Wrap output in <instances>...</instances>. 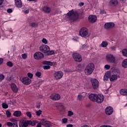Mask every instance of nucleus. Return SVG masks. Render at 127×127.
Returning <instances> with one entry per match:
<instances>
[{"label":"nucleus","instance_id":"nucleus-1","mask_svg":"<svg viewBox=\"0 0 127 127\" xmlns=\"http://www.w3.org/2000/svg\"><path fill=\"white\" fill-rule=\"evenodd\" d=\"M95 69V64L93 63L89 64L84 69L85 75H91Z\"/></svg>","mask_w":127,"mask_h":127},{"label":"nucleus","instance_id":"nucleus-2","mask_svg":"<svg viewBox=\"0 0 127 127\" xmlns=\"http://www.w3.org/2000/svg\"><path fill=\"white\" fill-rule=\"evenodd\" d=\"M41 125L46 127H51V123H50V122L48 121L47 120L45 119L41 120L40 122L38 123L36 127H41Z\"/></svg>","mask_w":127,"mask_h":127},{"label":"nucleus","instance_id":"nucleus-3","mask_svg":"<svg viewBox=\"0 0 127 127\" xmlns=\"http://www.w3.org/2000/svg\"><path fill=\"white\" fill-rule=\"evenodd\" d=\"M67 18H68L70 21H75L76 18H75V15H76V12H74V10H71L67 12Z\"/></svg>","mask_w":127,"mask_h":127},{"label":"nucleus","instance_id":"nucleus-4","mask_svg":"<svg viewBox=\"0 0 127 127\" xmlns=\"http://www.w3.org/2000/svg\"><path fill=\"white\" fill-rule=\"evenodd\" d=\"M89 33V30L86 27H82L79 30V35L81 37H86Z\"/></svg>","mask_w":127,"mask_h":127},{"label":"nucleus","instance_id":"nucleus-5","mask_svg":"<svg viewBox=\"0 0 127 127\" xmlns=\"http://www.w3.org/2000/svg\"><path fill=\"white\" fill-rule=\"evenodd\" d=\"M91 86L94 90H97L99 88V80L96 78H91L90 79Z\"/></svg>","mask_w":127,"mask_h":127},{"label":"nucleus","instance_id":"nucleus-6","mask_svg":"<svg viewBox=\"0 0 127 127\" xmlns=\"http://www.w3.org/2000/svg\"><path fill=\"white\" fill-rule=\"evenodd\" d=\"M40 51L43 53H48L50 51V47L46 45H42L40 48Z\"/></svg>","mask_w":127,"mask_h":127},{"label":"nucleus","instance_id":"nucleus-7","mask_svg":"<svg viewBox=\"0 0 127 127\" xmlns=\"http://www.w3.org/2000/svg\"><path fill=\"white\" fill-rule=\"evenodd\" d=\"M106 60L109 63H113V64H115L116 63V59L114 55L112 54L107 55L106 56Z\"/></svg>","mask_w":127,"mask_h":127},{"label":"nucleus","instance_id":"nucleus-8","mask_svg":"<svg viewBox=\"0 0 127 127\" xmlns=\"http://www.w3.org/2000/svg\"><path fill=\"white\" fill-rule=\"evenodd\" d=\"M72 58L76 62H81L82 61V57L77 53H73L72 54Z\"/></svg>","mask_w":127,"mask_h":127},{"label":"nucleus","instance_id":"nucleus-9","mask_svg":"<svg viewBox=\"0 0 127 127\" xmlns=\"http://www.w3.org/2000/svg\"><path fill=\"white\" fill-rule=\"evenodd\" d=\"M63 75H64L63 72L61 71H58L55 72L54 76L56 80H60V79L63 78Z\"/></svg>","mask_w":127,"mask_h":127},{"label":"nucleus","instance_id":"nucleus-10","mask_svg":"<svg viewBox=\"0 0 127 127\" xmlns=\"http://www.w3.org/2000/svg\"><path fill=\"white\" fill-rule=\"evenodd\" d=\"M50 98L53 101H59L61 99V96L58 93H54L50 95Z\"/></svg>","mask_w":127,"mask_h":127},{"label":"nucleus","instance_id":"nucleus-11","mask_svg":"<svg viewBox=\"0 0 127 127\" xmlns=\"http://www.w3.org/2000/svg\"><path fill=\"white\" fill-rule=\"evenodd\" d=\"M44 57V55L40 52H36L34 54V58L36 60H39L42 59Z\"/></svg>","mask_w":127,"mask_h":127},{"label":"nucleus","instance_id":"nucleus-12","mask_svg":"<svg viewBox=\"0 0 127 127\" xmlns=\"http://www.w3.org/2000/svg\"><path fill=\"white\" fill-rule=\"evenodd\" d=\"M21 81L24 85H30L31 83V79L28 77H23Z\"/></svg>","mask_w":127,"mask_h":127},{"label":"nucleus","instance_id":"nucleus-13","mask_svg":"<svg viewBox=\"0 0 127 127\" xmlns=\"http://www.w3.org/2000/svg\"><path fill=\"white\" fill-rule=\"evenodd\" d=\"M113 113H114V109H113V107L109 106L105 109V113L106 115H108V116L113 115Z\"/></svg>","mask_w":127,"mask_h":127},{"label":"nucleus","instance_id":"nucleus-14","mask_svg":"<svg viewBox=\"0 0 127 127\" xmlns=\"http://www.w3.org/2000/svg\"><path fill=\"white\" fill-rule=\"evenodd\" d=\"M97 104H101L104 102V95L102 94H97V97L95 101Z\"/></svg>","mask_w":127,"mask_h":127},{"label":"nucleus","instance_id":"nucleus-15","mask_svg":"<svg viewBox=\"0 0 127 127\" xmlns=\"http://www.w3.org/2000/svg\"><path fill=\"white\" fill-rule=\"evenodd\" d=\"M115 27V23L113 22H107L104 24V28L105 29H110V28H113Z\"/></svg>","mask_w":127,"mask_h":127},{"label":"nucleus","instance_id":"nucleus-16","mask_svg":"<svg viewBox=\"0 0 127 127\" xmlns=\"http://www.w3.org/2000/svg\"><path fill=\"white\" fill-rule=\"evenodd\" d=\"M97 16L95 15H90L88 17V20L90 22H92V23H94V22H96L97 21Z\"/></svg>","mask_w":127,"mask_h":127},{"label":"nucleus","instance_id":"nucleus-17","mask_svg":"<svg viewBox=\"0 0 127 127\" xmlns=\"http://www.w3.org/2000/svg\"><path fill=\"white\" fill-rule=\"evenodd\" d=\"M98 94H91L89 95L88 98L90 101H92V102H96L97 100Z\"/></svg>","mask_w":127,"mask_h":127},{"label":"nucleus","instance_id":"nucleus-18","mask_svg":"<svg viewBox=\"0 0 127 127\" xmlns=\"http://www.w3.org/2000/svg\"><path fill=\"white\" fill-rule=\"evenodd\" d=\"M11 90L12 92L14 93H17L18 92V88H17V86H16V85L14 84V83H11L10 85Z\"/></svg>","mask_w":127,"mask_h":127},{"label":"nucleus","instance_id":"nucleus-19","mask_svg":"<svg viewBox=\"0 0 127 127\" xmlns=\"http://www.w3.org/2000/svg\"><path fill=\"white\" fill-rule=\"evenodd\" d=\"M42 9L45 13H50L51 12V7L48 6H44Z\"/></svg>","mask_w":127,"mask_h":127},{"label":"nucleus","instance_id":"nucleus-20","mask_svg":"<svg viewBox=\"0 0 127 127\" xmlns=\"http://www.w3.org/2000/svg\"><path fill=\"white\" fill-rule=\"evenodd\" d=\"M19 126L20 127H28V126H29L28 121H23L22 122H20Z\"/></svg>","mask_w":127,"mask_h":127},{"label":"nucleus","instance_id":"nucleus-21","mask_svg":"<svg viewBox=\"0 0 127 127\" xmlns=\"http://www.w3.org/2000/svg\"><path fill=\"white\" fill-rule=\"evenodd\" d=\"M15 0V4L16 7L20 8L22 6V2L21 0Z\"/></svg>","mask_w":127,"mask_h":127},{"label":"nucleus","instance_id":"nucleus-22","mask_svg":"<svg viewBox=\"0 0 127 127\" xmlns=\"http://www.w3.org/2000/svg\"><path fill=\"white\" fill-rule=\"evenodd\" d=\"M119 77V75L117 74H113L112 75L110 76V80L111 82H114L115 80H118V77Z\"/></svg>","mask_w":127,"mask_h":127},{"label":"nucleus","instance_id":"nucleus-23","mask_svg":"<svg viewBox=\"0 0 127 127\" xmlns=\"http://www.w3.org/2000/svg\"><path fill=\"white\" fill-rule=\"evenodd\" d=\"M29 25L31 27H37V26H38V23L34 22L29 21Z\"/></svg>","mask_w":127,"mask_h":127},{"label":"nucleus","instance_id":"nucleus-24","mask_svg":"<svg viewBox=\"0 0 127 127\" xmlns=\"http://www.w3.org/2000/svg\"><path fill=\"white\" fill-rule=\"evenodd\" d=\"M120 94L123 96H127V89H122L120 90Z\"/></svg>","mask_w":127,"mask_h":127},{"label":"nucleus","instance_id":"nucleus-25","mask_svg":"<svg viewBox=\"0 0 127 127\" xmlns=\"http://www.w3.org/2000/svg\"><path fill=\"white\" fill-rule=\"evenodd\" d=\"M13 116H14V117H16L17 118H18L20 117V116H21V112L19 111H16L13 113Z\"/></svg>","mask_w":127,"mask_h":127},{"label":"nucleus","instance_id":"nucleus-26","mask_svg":"<svg viewBox=\"0 0 127 127\" xmlns=\"http://www.w3.org/2000/svg\"><path fill=\"white\" fill-rule=\"evenodd\" d=\"M122 66L123 68H127V59H124L122 63Z\"/></svg>","mask_w":127,"mask_h":127},{"label":"nucleus","instance_id":"nucleus-27","mask_svg":"<svg viewBox=\"0 0 127 127\" xmlns=\"http://www.w3.org/2000/svg\"><path fill=\"white\" fill-rule=\"evenodd\" d=\"M28 123L29 125L34 127V126H35L38 122L37 121H28Z\"/></svg>","mask_w":127,"mask_h":127},{"label":"nucleus","instance_id":"nucleus-28","mask_svg":"<svg viewBox=\"0 0 127 127\" xmlns=\"http://www.w3.org/2000/svg\"><path fill=\"white\" fill-rule=\"evenodd\" d=\"M59 107H60V112H65V107L64 105H63L62 104H60Z\"/></svg>","mask_w":127,"mask_h":127},{"label":"nucleus","instance_id":"nucleus-29","mask_svg":"<svg viewBox=\"0 0 127 127\" xmlns=\"http://www.w3.org/2000/svg\"><path fill=\"white\" fill-rule=\"evenodd\" d=\"M118 0H111L110 3L112 5H117L118 3Z\"/></svg>","mask_w":127,"mask_h":127},{"label":"nucleus","instance_id":"nucleus-30","mask_svg":"<svg viewBox=\"0 0 127 127\" xmlns=\"http://www.w3.org/2000/svg\"><path fill=\"white\" fill-rule=\"evenodd\" d=\"M108 42L107 41H103L102 42V43L100 44V46L101 47H103V48H105V47H107V46L108 45Z\"/></svg>","mask_w":127,"mask_h":127},{"label":"nucleus","instance_id":"nucleus-31","mask_svg":"<svg viewBox=\"0 0 127 127\" xmlns=\"http://www.w3.org/2000/svg\"><path fill=\"white\" fill-rule=\"evenodd\" d=\"M122 54L125 57H127V49H124L122 50Z\"/></svg>","mask_w":127,"mask_h":127},{"label":"nucleus","instance_id":"nucleus-32","mask_svg":"<svg viewBox=\"0 0 127 127\" xmlns=\"http://www.w3.org/2000/svg\"><path fill=\"white\" fill-rule=\"evenodd\" d=\"M110 73H107V75H105L104 76V81H108L109 80V78H110Z\"/></svg>","mask_w":127,"mask_h":127},{"label":"nucleus","instance_id":"nucleus-33","mask_svg":"<svg viewBox=\"0 0 127 127\" xmlns=\"http://www.w3.org/2000/svg\"><path fill=\"white\" fill-rule=\"evenodd\" d=\"M44 63H45V64L46 65H50V66H52V65H53V63L52 62L45 61V62H44Z\"/></svg>","mask_w":127,"mask_h":127},{"label":"nucleus","instance_id":"nucleus-34","mask_svg":"<svg viewBox=\"0 0 127 127\" xmlns=\"http://www.w3.org/2000/svg\"><path fill=\"white\" fill-rule=\"evenodd\" d=\"M2 107L3 109H7L8 108V105L6 103H2Z\"/></svg>","mask_w":127,"mask_h":127},{"label":"nucleus","instance_id":"nucleus-35","mask_svg":"<svg viewBox=\"0 0 127 127\" xmlns=\"http://www.w3.org/2000/svg\"><path fill=\"white\" fill-rule=\"evenodd\" d=\"M6 115L7 118H10V116H11V113H10L9 110H7L6 111Z\"/></svg>","mask_w":127,"mask_h":127},{"label":"nucleus","instance_id":"nucleus-36","mask_svg":"<svg viewBox=\"0 0 127 127\" xmlns=\"http://www.w3.org/2000/svg\"><path fill=\"white\" fill-rule=\"evenodd\" d=\"M73 115H74V113H73L71 111H68L67 112V116L68 117H72V116H73Z\"/></svg>","mask_w":127,"mask_h":127},{"label":"nucleus","instance_id":"nucleus-37","mask_svg":"<svg viewBox=\"0 0 127 127\" xmlns=\"http://www.w3.org/2000/svg\"><path fill=\"white\" fill-rule=\"evenodd\" d=\"M35 75L36 76V77L40 78V77H41V72L40 71H37V72H36Z\"/></svg>","mask_w":127,"mask_h":127},{"label":"nucleus","instance_id":"nucleus-38","mask_svg":"<svg viewBox=\"0 0 127 127\" xmlns=\"http://www.w3.org/2000/svg\"><path fill=\"white\" fill-rule=\"evenodd\" d=\"M62 124H66V123H68V119L63 118L62 119Z\"/></svg>","mask_w":127,"mask_h":127},{"label":"nucleus","instance_id":"nucleus-39","mask_svg":"<svg viewBox=\"0 0 127 127\" xmlns=\"http://www.w3.org/2000/svg\"><path fill=\"white\" fill-rule=\"evenodd\" d=\"M84 96L82 94H79L77 97V99L79 101H82V99H83V97Z\"/></svg>","mask_w":127,"mask_h":127},{"label":"nucleus","instance_id":"nucleus-40","mask_svg":"<svg viewBox=\"0 0 127 127\" xmlns=\"http://www.w3.org/2000/svg\"><path fill=\"white\" fill-rule=\"evenodd\" d=\"M26 115L27 117L29 118V119H31V118L32 117V115H31V113L28 112L26 113Z\"/></svg>","mask_w":127,"mask_h":127},{"label":"nucleus","instance_id":"nucleus-41","mask_svg":"<svg viewBox=\"0 0 127 127\" xmlns=\"http://www.w3.org/2000/svg\"><path fill=\"white\" fill-rule=\"evenodd\" d=\"M27 76H28V77H29V78L30 79H32V78H33V74H32L30 72H28L27 73Z\"/></svg>","mask_w":127,"mask_h":127},{"label":"nucleus","instance_id":"nucleus-42","mask_svg":"<svg viewBox=\"0 0 127 127\" xmlns=\"http://www.w3.org/2000/svg\"><path fill=\"white\" fill-rule=\"evenodd\" d=\"M7 66H8V67H12L13 64H12L11 62H8L7 63Z\"/></svg>","mask_w":127,"mask_h":127},{"label":"nucleus","instance_id":"nucleus-43","mask_svg":"<svg viewBox=\"0 0 127 127\" xmlns=\"http://www.w3.org/2000/svg\"><path fill=\"white\" fill-rule=\"evenodd\" d=\"M36 114L38 116H39L40 115H41V114H42V111L39 110V111L36 112Z\"/></svg>","mask_w":127,"mask_h":127},{"label":"nucleus","instance_id":"nucleus-44","mask_svg":"<svg viewBox=\"0 0 127 127\" xmlns=\"http://www.w3.org/2000/svg\"><path fill=\"white\" fill-rule=\"evenodd\" d=\"M4 79V75L3 74H0V82Z\"/></svg>","mask_w":127,"mask_h":127},{"label":"nucleus","instance_id":"nucleus-45","mask_svg":"<svg viewBox=\"0 0 127 127\" xmlns=\"http://www.w3.org/2000/svg\"><path fill=\"white\" fill-rule=\"evenodd\" d=\"M22 58H23V59H26L27 58V55H26V54H22Z\"/></svg>","mask_w":127,"mask_h":127},{"label":"nucleus","instance_id":"nucleus-46","mask_svg":"<svg viewBox=\"0 0 127 127\" xmlns=\"http://www.w3.org/2000/svg\"><path fill=\"white\" fill-rule=\"evenodd\" d=\"M42 42H43V43H44V44H47V40L45 38H43Z\"/></svg>","mask_w":127,"mask_h":127},{"label":"nucleus","instance_id":"nucleus-47","mask_svg":"<svg viewBox=\"0 0 127 127\" xmlns=\"http://www.w3.org/2000/svg\"><path fill=\"white\" fill-rule=\"evenodd\" d=\"M44 70H48V69H50V66L49 65H44Z\"/></svg>","mask_w":127,"mask_h":127},{"label":"nucleus","instance_id":"nucleus-48","mask_svg":"<svg viewBox=\"0 0 127 127\" xmlns=\"http://www.w3.org/2000/svg\"><path fill=\"white\" fill-rule=\"evenodd\" d=\"M12 127H18V125H17V122H14V123L13 124V125L12 126Z\"/></svg>","mask_w":127,"mask_h":127},{"label":"nucleus","instance_id":"nucleus-49","mask_svg":"<svg viewBox=\"0 0 127 127\" xmlns=\"http://www.w3.org/2000/svg\"><path fill=\"white\" fill-rule=\"evenodd\" d=\"M104 67L105 68V69L109 70V69L111 68V66L109 64H106L105 65Z\"/></svg>","mask_w":127,"mask_h":127},{"label":"nucleus","instance_id":"nucleus-50","mask_svg":"<svg viewBox=\"0 0 127 127\" xmlns=\"http://www.w3.org/2000/svg\"><path fill=\"white\" fill-rule=\"evenodd\" d=\"M6 125L8 127H12L13 126V124L11 122H7Z\"/></svg>","mask_w":127,"mask_h":127},{"label":"nucleus","instance_id":"nucleus-51","mask_svg":"<svg viewBox=\"0 0 127 127\" xmlns=\"http://www.w3.org/2000/svg\"><path fill=\"white\" fill-rule=\"evenodd\" d=\"M53 54H54V51H50L49 52L48 55H53Z\"/></svg>","mask_w":127,"mask_h":127},{"label":"nucleus","instance_id":"nucleus-52","mask_svg":"<svg viewBox=\"0 0 127 127\" xmlns=\"http://www.w3.org/2000/svg\"><path fill=\"white\" fill-rule=\"evenodd\" d=\"M7 12H8V13H11V12H12V9H11V8H8L7 10Z\"/></svg>","mask_w":127,"mask_h":127},{"label":"nucleus","instance_id":"nucleus-53","mask_svg":"<svg viewBox=\"0 0 127 127\" xmlns=\"http://www.w3.org/2000/svg\"><path fill=\"white\" fill-rule=\"evenodd\" d=\"M100 12L101 14H104V13H106V11H105V10L104 9H101Z\"/></svg>","mask_w":127,"mask_h":127},{"label":"nucleus","instance_id":"nucleus-54","mask_svg":"<svg viewBox=\"0 0 127 127\" xmlns=\"http://www.w3.org/2000/svg\"><path fill=\"white\" fill-rule=\"evenodd\" d=\"M2 63H3V59L0 58V65H1V64H2Z\"/></svg>","mask_w":127,"mask_h":127},{"label":"nucleus","instance_id":"nucleus-55","mask_svg":"<svg viewBox=\"0 0 127 127\" xmlns=\"http://www.w3.org/2000/svg\"><path fill=\"white\" fill-rule=\"evenodd\" d=\"M24 12L25 14H27V13H29V10L27 9V10H25Z\"/></svg>","mask_w":127,"mask_h":127},{"label":"nucleus","instance_id":"nucleus-56","mask_svg":"<svg viewBox=\"0 0 127 127\" xmlns=\"http://www.w3.org/2000/svg\"><path fill=\"white\" fill-rule=\"evenodd\" d=\"M66 127H73V125L68 124V125H66Z\"/></svg>","mask_w":127,"mask_h":127},{"label":"nucleus","instance_id":"nucleus-57","mask_svg":"<svg viewBox=\"0 0 127 127\" xmlns=\"http://www.w3.org/2000/svg\"><path fill=\"white\" fill-rule=\"evenodd\" d=\"M10 121L12 122L13 123H14V122H16V121H15V120L13 118L11 119Z\"/></svg>","mask_w":127,"mask_h":127},{"label":"nucleus","instance_id":"nucleus-58","mask_svg":"<svg viewBox=\"0 0 127 127\" xmlns=\"http://www.w3.org/2000/svg\"><path fill=\"white\" fill-rule=\"evenodd\" d=\"M3 3V0H0V5H1Z\"/></svg>","mask_w":127,"mask_h":127},{"label":"nucleus","instance_id":"nucleus-59","mask_svg":"<svg viewBox=\"0 0 127 127\" xmlns=\"http://www.w3.org/2000/svg\"><path fill=\"white\" fill-rule=\"evenodd\" d=\"M79 5L80 6H83V5H84V2H80V3H79Z\"/></svg>","mask_w":127,"mask_h":127},{"label":"nucleus","instance_id":"nucleus-60","mask_svg":"<svg viewBox=\"0 0 127 127\" xmlns=\"http://www.w3.org/2000/svg\"><path fill=\"white\" fill-rule=\"evenodd\" d=\"M121 0V1H122L123 3L126 2V1H127V0Z\"/></svg>","mask_w":127,"mask_h":127},{"label":"nucleus","instance_id":"nucleus-61","mask_svg":"<svg viewBox=\"0 0 127 127\" xmlns=\"http://www.w3.org/2000/svg\"><path fill=\"white\" fill-rule=\"evenodd\" d=\"M81 127H89V126H88V125H83V126H81Z\"/></svg>","mask_w":127,"mask_h":127},{"label":"nucleus","instance_id":"nucleus-62","mask_svg":"<svg viewBox=\"0 0 127 127\" xmlns=\"http://www.w3.org/2000/svg\"><path fill=\"white\" fill-rule=\"evenodd\" d=\"M100 127H106V125H103L102 126H101Z\"/></svg>","mask_w":127,"mask_h":127},{"label":"nucleus","instance_id":"nucleus-63","mask_svg":"<svg viewBox=\"0 0 127 127\" xmlns=\"http://www.w3.org/2000/svg\"><path fill=\"white\" fill-rule=\"evenodd\" d=\"M2 127L1 124H0V127Z\"/></svg>","mask_w":127,"mask_h":127},{"label":"nucleus","instance_id":"nucleus-64","mask_svg":"<svg viewBox=\"0 0 127 127\" xmlns=\"http://www.w3.org/2000/svg\"><path fill=\"white\" fill-rule=\"evenodd\" d=\"M118 72H119V73L120 74V71H118Z\"/></svg>","mask_w":127,"mask_h":127}]
</instances>
